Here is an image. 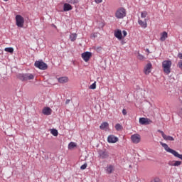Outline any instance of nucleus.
<instances>
[{
    "label": "nucleus",
    "mask_w": 182,
    "mask_h": 182,
    "mask_svg": "<svg viewBox=\"0 0 182 182\" xmlns=\"http://www.w3.org/2000/svg\"><path fill=\"white\" fill-rule=\"evenodd\" d=\"M107 127H109V123L107 122H103L100 126V129H101V130H105V129H107Z\"/></svg>",
    "instance_id": "nucleus-21"
},
{
    "label": "nucleus",
    "mask_w": 182,
    "mask_h": 182,
    "mask_svg": "<svg viewBox=\"0 0 182 182\" xmlns=\"http://www.w3.org/2000/svg\"><path fill=\"white\" fill-rule=\"evenodd\" d=\"M161 146L164 147V150L167 151V153H171V154H173L174 157H177V159H180V160H182V154H178L176 150L171 149L170 147H168V145L167 144L160 142Z\"/></svg>",
    "instance_id": "nucleus-1"
},
{
    "label": "nucleus",
    "mask_w": 182,
    "mask_h": 182,
    "mask_svg": "<svg viewBox=\"0 0 182 182\" xmlns=\"http://www.w3.org/2000/svg\"><path fill=\"white\" fill-rule=\"evenodd\" d=\"M95 49L96 52H98V53H99L102 52V48L100 46V47H96Z\"/></svg>",
    "instance_id": "nucleus-33"
},
{
    "label": "nucleus",
    "mask_w": 182,
    "mask_h": 182,
    "mask_svg": "<svg viewBox=\"0 0 182 182\" xmlns=\"http://www.w3.org/2000/svg\"><path fill=\"white\" fill-rule=\"evenodd\" d=\"M76 143L75 142H70L69 144H68V149H75V147H76Z\"/></svg>",
    "instance_id": "nucleus-26"
},
{
    "label": "nucleus",
    "mask_w": 182,
    "mask_h": 182,
    "mask_svg": "<svg viewBox=\"0 0 182 182\" xmlns=\"http://www.w3.org/2000/svg\"><path fill=\"white\" fill-rule=\"evenodd\" d=\"M115 129L117 132H120V130H122L123 129V126H122V124H117L115 125Z\"/></svg>",
    "instance_id": "nucleus-25"
},
{
    "label": "nucleus",
    "mask_w": 182,
    "mask_h": 182,
    "mask_svg": "<svg viewBox=\"0 0 182 182\" xmlns=\"http://www.w3.org/2000/svg\"><path fill=\"white\" fill-rule=\"evenodd\" d=\"M76 38H77V34L76 33H72L70 36V39L71 41V42H75V41H76Z\"/></svg>",
    "instance_id": "nucleus-22"
},
{
    "label": "nucleus",
    "mask_w": 182,
    "mask_h": 182,
    "mask_svg": "<svg viewBox=\"0 0 182 182\" xmlns=\"http://www.w3.org/2000/svg\"><path fill=\"white\" fill-rule=\"evenodd\" d=\"M147 16V11H143L141 13V18H146Z\"/></svg>",
    "instance_id": "nucleus-28"
},
{
    "label": "nucleus",
    "mask_w": 182,
    "mask_h": 182,
    "mask_svg": "<svg viewBox=\"0 0 182 182\" xmlns=\"http://www.w3.org/2000/svg\"><path fill=\"white\" fill-rule=\"evenodd\" d=\"M171 60H166L162 62V68L165 75H170L171 73Z\"/></svg>",
    "instance_id": "nucleus-2"
},
{
    "label": "nucleus",
    "mask_w": 182,
    "mask_h": 182,
    "mask_svg": "<svg viewBox=\"0 0 182 182\" xmlns=\"http://www.w3.org/2000/svg\"><path fill=\"white\" fill-rule=\"evenodd\" d=\"M158 132H159V133H161L163 139L164 140H166V141H174V139L173 138V136L166 135V134H164V132H163L161 130H158Z\"/></svg>",
    "instance_id": "nucleus-8"
},
{
    "label": "nucleus",
    "mask_w": 182,
    "mask_h": 182,
    "mask_svg": "<svg viewBox=\"0 0 182 182\" xmlns=\"http://www.w3.org/2000/svg\"><path fill=\"white\" fill-rule=\"evenodd\" d=\"M72 9H73V7H72V5L67 4V3L64 4V5H63L64 12H68L69 11H72Z\"/></svg>",
    "instance_id": "nucleus-17"
},
{
    "label": "nucleus",
    "mask_w": 182,
    "mask_h": 182,
    "mask_svg": "<svg viewBox=\"0 0 182 182\" xmlns=\"http://www.w3.org/2000/svg\"><path fill=\"white\" fill-rule=\"evenodd\" d=\"M98 154L100 159H109V152H107L106 150L98 151Z\"/></svg>",
    "instance_id": "nucleus-10"
},
{
    "label": "nucleus",
    "mask_w": 182,
    "mask_h": 182,
    "mask_svg": "<svg viewBox=\"0 0 182 182\" xmlns=\"http://www.w3.org/2000/svg\"><path fill=\"white\" fill-rule=\"evenodd\" d=\"M5 2H8L9 0H4Z\"/></svg>",
    "instance_id": "nucleus-44"
},
{
    "label": "nucleus",
    "mask_w": 182,
    "mask_h": 182,
    "mask_svg": "<svg viewBox=\"0 0 182 182\" xmlns=\"http://www.w3.org/2000/svg\"><path fill=\"white\" fill-rule=\"evenodd\" d=\"M169 166H171V164H174V161L168 163Z\"/></svg>",
    "instance_id": "nucleus-42"
},
{
    "label": "nucleus",
    "mask_w": 182,
    "mask_h": 182,
    "mask_svg": "<svg viewBox=\"0 0 182 182\" xmlns=\"http://www.w3.org/2000/svg\"><path fill=\"white\" fill-rule=\"evenodd\" d=\"M97 33H93L91 34L92 38H97Z\"/></svg>",
    "instance_id": "nucleus-37"
},
{
    "label": "nucleus",
    "mask_w": 182,
    "mask_h": 182,
    "mask_svg": "<svg viewBox=\"0 0 182 182\" xmlns=\"http://www.w3.org/2000/svg\"><path fill=\"white\" fill-rule=\"evenodd\" d=\"M151 123H153V121H151L149 118H144V117L139 118L140 124L147 125V124H151Z\"/></svg>",
    "instance_id": "nucleus-9"
},
{
    "label": "nucleus",
    "mask_w": 182,
    "mask_h": 182,
    "mask_svg": "<svg viewBox=\"0 0 182 182\" xmlns=\"http://www.w3.org/2000/svg\"><path fill=\"white\" fill-rule=\"evenodd\" d=\"M151 63H148L145 68H144V73L145 75H150V73H151Z\"/></svg>",
    "instance_id": "nucleus-14"
},
{
    "label": "nucleus",
    "mask_w": 182,
    "mask_h": 182,
    "mask_svg": "<svg viewBox=\"0 0 182 182\" xmlns=\"http://www.w3.org/2000/svg\"><path fill=\"white\" fill-rule=\"evenodd\" d=\"M138 59L143 60V59H144V56L140 53H138Z\"/></svg>",
    "instance_id": "nucleus-34"
},
{
    "label": "nucleus",
    "mask_w": 182,
    "mask_h": 182,
    "mask_svg": "<svg viewBox=\"0 0 182 182\" xmlns=\"http://www.w3.org/2000/svg\"><path fill=\"white\" fill-rule=\"evenodd\" d=\"M154 182H161V181H160L159 178H156L154 179Z\"/></svg>",
    "instance_id": "nucleus-40"
},
{
    "label": "nucleus",
    "mask_w": 182,
    "mask_h": 182,
    "mask_svg": "<svg viewBox=\"0 0 182 182\" xmlns=\"http://www.w3.org/2000/svg\"><path fill=\"white\" fill-rule=\"evenodd\" d=\"M95 4H102L103 2V0H94Z\"/></svg>",
    "instance_id": "nucleus-35"
},
{
    "label": "nucleus",
    "mask_w": 182,
    "mask_h": 182,
    "mask_svg": "<svg viewBox=\"0 0 182 182\" xmlns=\"http://www.w3.org/2000/svg\"><path fill=\"white\" fill-rule=\"evenodd\" d=\"M18 78L22 82H26L28 80H33V79H35V75L31 73L18 74Z\"/></svg>",
    "instance_id": "nucleus-4"
},
{
    "label": "nucleus",
    "mask_w": 182,
    "mask_h": 182,
    "mask_svg": "<svg viewBox=\"0 0 182 182\" xmlns=\"http://www.w3.org/2000/svg\"><path fill=\"white\" fill-rule=\"evenodd\" d=\"M50 133L55 137H57L58 134H59V133L58 132V129H51Z\"/></svg>",
    "instance_id": "nucleus-24"
},
{
    "label": "nucleus",
    "mask_w": 182,
    "mask_h": 182,
    "mask_svg": "<svg viewBox=\"0 0 182 182\" xmlns=\"http://www.w3.org/2000/svg\"><path fill=\"white\" fill-rule=\"evenodd\" d=\"M105 171L107 174H112L114 171V166L113 165H107L105 168Z\"/></svg>",
    "instance_id": "nucleus-15"
},
{
    "label": "nucleus",
    "mask_w": 182,
    "mask_h": 182,
    "mask_svg": "<svg viewBox=\"0 0 182 182\" xmlns=\"http://www.w3.org/2000/svg\"><path fill=\"white\" fill-rule=\"evenodd\" d=\"M43 114H45L46 116H50L52 114V109H50L49 107H45L43 109Z\"/></svg>",
    "instance_id": "nucleus-13"
},
{
    "label": "nucleus",
    "mask_w": 182,
    "mask_h": 182,
    "mask_svg": "<svg viewBox=\"0 0 182 182\" xmlns=\"http://www.w3.org/2000/svg\"><path fill=\"white\" fill-rule=\"evenodd\" d=\"M178 58H179V59H182V53L178 54Z\"/></svg>",
    "instance_id": "nucleus-41"
},
{
    "label": "nucleus",
    "mask_w": 182,
    "mask_h": 182,
    "mask_svg": "<svg viewBox=\"0 0 182 182\" xmlns=\"http://www.w3.org/2000/svg\"><path fill=\"white\" fill-rule=\"evenodd\" d=\"M68 2H69V4H77L79 2V1L78 0H69Z\"/></svg>",
    "instance_id": "nucleus-31"
},
{
    "label": "nucleus",
    "mask_w": 182,
    "mask_h": 182,
    "mask_svg": "<svg viewBox=\"0 0 182 182\" xmlns=\"http://www.w3.org/2000/svg\"><path fill=\"white\" fill-rule=\"evenodd\" d=\"M138 23L144 29H146V28H147V21H146V19L144 20V21H141L140 18L138 19Z\"/></svg>",
    "instance_id": "nucleus-18"
},
{
    "label": "nucleus",
    "mask_w": 182,
    "mask_h": 182,
    "mask_svg": "<svg viewBox=\"0 0 182 182\" xmlns=\"http://www.w3.org/2000/svg\"><path fill=\"white\" fill-rule=\"evenodd\" d=\"M177 66L181 69V70H182V60L178 61Z\"/></svg>",
    "instance_id": "nucleus-32"
},
{
    "label": "nucleus",
    "mask_w": 182,
    "mask_h": 182,
    "mask_svg": "<svg viewBox=\"0 0 182 182\" xmlns=\"http://www.w3.org/2000/svg\"><path fill=\"white\" fill-rule=\"evenodd\" d=\"M70 103V100H66L65 105H69Z\"/></svg>",
    "instance_id": "nucleus-39"
},
{
    "label": "nucleus",
    "mask_w": 182,
    "mask_h": 182,
    "mask_svg": "<svg viewBox=\"0 0 182 182\" xmlns=\"http://www.w3.org/2000/svg\"><path fill=\"white\" fill-rule=\"evenodd\" d=\"M167 38H168V34L167 33V32L164 31L161 33V38H160L161 42H164V41H166Z\"/></svg>",
    "instance_id": "nucleus-19"
},
{
    "label": "nucleus",
    "mask_w": 182,
    "mask_h": 182,
    "mask_svg": "<svg viewBox=\"0 0 182 182\" xmlns=\"http://www.w3.org/2000/svg\"><path fill=\"white\" fill-rule=\"evenodd\" d=\"M114 35L115 38L119 39V41H122L123 36L122 35V31L121 30H117L114 31Z\"/></svg>",
    "instance_id": "nucleus-16"
},
{
    "label": "nucleus",
    "mask_w": 182,
    "mask_h": 182,
    "mask_svg": "<svg viewBox=\"0 0 182 182\" xmlns=\"http://www.w3.org/2000/svg\"><path fill=\"white\" fill-rule=\"evenodd\" d=\"M89 89H92V90L96 89V82H95L94 83H92V84L90 86Z\"/></svg>",
    "instance_id": "nucleus-29"
},
{
    "label": "nucleus",
    "mask_w": 182,
    "mask_h": 182,
    "mask_svg": "<svg viewBox=\"0 0 182 182\" xmlns=\"http://www.w3.org/2000/svg\"><path fill=\"white\" fill-rule=\"evenodd\" d=\"M122 114H124V116H126V114H127V111H126L125 109H122Z\"/></svg>",
    "instance_id": "nucleus-38"
},
{
    "label": "nucleus",
    "mask_w": 182,
    "mask_h": 182,
    "mask_svg": "<svg viewBox=\"0 0 182 182\" xmlns=\"http://www.w3.org/2000/svg\"><path fill=\"white\" fill-rule=\"evenodd\" d=\"M107 141L108 143H117V141H119V138L114 135H109L107 137Z\"/></svg>",
    "instance_id": "nucleus-12"
},
{
    "label": "nucleus",
    "mask_w": 182,
    "mask_h": 182,
    "mask_svg": "<svg viewBox=\"0 0 182 182\" xmlns=\"http://www.w3.org/2000/svg\"><path fill=\"white\" fill-rule=\"evenodd\" d=\"M127 14V11H126V9L124 7H119L115 11L114 16L117 19H123V18H125Z\"/></svg>",
    "instance_id": "nucleus-3"
},
{
    "label": "nucleus",
    "mask_w": 182,
    "mask_h": 182,
    "mask_svg": "<svg viewBox=\"0 0 182 182\" xmlns=\"http://www.w3.org/2000/svg\"><path fill=\"white\" fill-rule=\"evenodd\" d=\"M16 25H17V26H18V28H23V23H25V20L23 19V17H22V16L17 15L16 16Z\"/></svg>",
    "instance_id": "nucleus-6"
},
{
    "label": "nucleus",
    "mask_w": 182,
    "mask_h": 182,
    "mask_svg": "<svg viewBox=\"0 0 182 182\" xmlns=\"http://www.w3.org/2000/svg\"><path fill=\"white\" fill-rule=\"evenodd\" d=\"M122 33H123V37H124V38H126V36H127V31H122Z\"/></svg>",
    "instance_id": "nucleus-36"
},
{
    "label": "nucleus",
    "mask_w": 182,
    "mask_h": 182,
    "mask_svg": "<svg viewBox=\"0 0 182 182\" xmlns=\"http://www.w3.org/2000/svg\"><path fill=\"white\" fill-rule=\"evenodd\" d=\"M82 58L85 62H89V60L92 58V53L85 52L82 54Z\"/></svg>",
    "instance_id": "nucleus-11"
},
{
    "label": "nucleus",
    "mask_w": 182,
    "mask_h": 182,
    "mask_svg": "<svg viewBox=\"0 0 182 182\" xmlns=\"http://www.w3.org/2000/svg\"><path fill=\"white\" fill-rule=\"evenodd\" d=\"M5 52H9V53H14V48H6L4 49Z\"/></svg>",
    "instance_id": "nucleus-27"
},
{
    "label": "nucleus",
    "mask_w": 182,
    "mask_h": 182,
    "mask_svg": "<svg viewBox=\"0 0 182 182\" xmlns=\"http://www.w3.org/2000/svg\"><path fill=\"white\" fill-rule=\"evenodd\" d=\"M182 162L181 161H173V164H171V166H173L174 167H178V166H181Z\"/></svg>",
    "instance_id": "nucleus-23"
},
{
    "label": "nucleus",
    "mask_w": 182,
    "mask_h": 182,
    "mask_svg": "<svg viewBox=\"0 0 182 182\" xmlns=\"http://www.w3.org/2000/svg\"><path fill=\"white\" fill-rule=\"evenodd\" d=\"M34 65L41 70H46L48 69V64L42 60L36 61Z\"/></svg>",
    "instance_id": "nucleus-5"
},
{
    "label": "nucleus",
    "mask_w": 182,
    "mask_h": 182,
    "mask_svg": "<svg viewBox=\"0 0 182 182\" xmlns=\"http://www.w3.org/2000/svg\"><path fill=\"white\" fill-rule=\"evenodd\" d=\"M59 83H68L69 82V77H61L58 79Z\"/></svg>",
    "instance_id": "nucleus-20"
},
{
    "label": "nucleus",
    "mask_w": 182,
    "mask_h": 182,
    "mask_svg": "<svg viewBox=\"0 0 182 182\" xmlns=\"http://www.w3.org/2000/svg\"><path fill=\"white\" fill-rule=\"evenodd\" d=\"M131 140L132 143L137 144L138 143H140V140H141V136H140L139 134H135L131 136Z\"/></svg>",
    "instance_id": "nucleus-7"
},
{
    "label": "nucleus",
    "mask_w": 182,
    "mask_h": 182,
    "mask_svg": "<svg viewBox=\"0 0 182 182\" xmlns=\"http://www.w3.org/2000/svg\"><path fill=\"white\" fill-rule=\"evenodd\" d=\"M146 52H147L148 53H150V50H149V48L146 49Z\"/></svg>",
    "instance_id": "nucleus-43"
},
{
    "label": "nucleus",
    "mask_w": 182,
    "mask_h": 182,
    "mask_svg": "<svg viewBox=\"0 0 182 182\" xmlns=\"http://www.w3.org/2000/svg\"><path fill=\"white\" fill-rule=\"evenodd\" d=\"M87 167V164H84L80 166V170H86Z\"/></svg>",
    "instance_id": "nucleus-30"
}]
</instances>
